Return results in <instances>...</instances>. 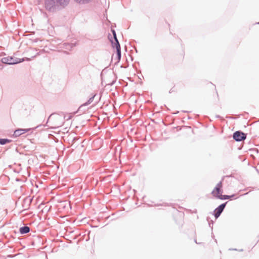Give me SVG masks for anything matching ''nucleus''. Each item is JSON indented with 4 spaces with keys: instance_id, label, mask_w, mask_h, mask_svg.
Instances as JSON below:
<instances>
[{
    "instance_id": "nucleus-11",
    "label": "nucleus",
    "mask_w": 259,
    "mask_h": 259,
    "mask_svg": "<svg viewBox=\"0 0 259 259\" xmlns=\"http://www.w3.org/2000/svg\"><path fill=\"white\" fill-rule=\"evenodd\" d=\"M113 33L114 37V38H115V39L116 40V43H117V42H118V41L117 40V37H116V34H115V32L114 30L113 31Z\"/></svg>"
},
{
    "instance_id": "nucleus-9",
    "label": "nucleus",
    "mask_w": 259,
    "mask_h": 259,
    "mask_svg": "<svg viewBox=\"0 0 259 259\" xmlns=\"http://www.w3.org/2000/svg\"><path fill=\"white\" fill-rule=\"evenodd\" d=\"M57 2H58L61 5H66L68 2L69 0H56Z\"/></svg>"
},
{
    "instance_id": "nucleus-10",
    "label": "nucleus",
    "mask_w": 259,
    "mask_h": 259,
    "mask_svg": "<svg viewBox=\"0 0 259 259\" xmlns=\"http://www.w3.org/2000/svg\"><path fill=\"white\" fill-rule=\"evenodd\" d=\"M11 142V140L6 139H0V144L4 145Z\"/></svg>"
},
{
    "instance_id": "nucleus-2",
    "label": "nucleus",
    "mask_w": 259,
    "mask_h": 259,
    "mask_svg": "<svg viewBox=\"0 0 259 259\" xmlns=\"http://www.w3.org/2000/svg\"><path fill=\"white\" fill-rule=\"evenodd\" d=\"M23 61V59H18L17 58L8 56L4 57L2 59V62L5 64H15L20 63Z\"/></svg>"
},
{
    "instance_id": "nucleus-7",
    "label": "nucleus",
    "mask_w": 259,
    "mask_h": 259,
    "mask_svg": "<svg viewBox=\"0 0 259 259\" xmlns=\"http://www.w3.org/2000/svg\"><path fill=\"white\" fill-rule=\"evenodd\" d=\"M227 202H226L225 203H223L221 205H220L218 207H217L214 211V216L215 218H218L223 211V209H224L226 204Z\"/></svg>"
},
{
    "instance_id": "nucleus-4",
    "label": "nucleus",
    "mask_w": 259,
    "mask_h": 259,
    "mask_svg": "<svg viewBox=\"0 0 259 259\" xmlns=\"http://www.w3.org/2000/svg\"><path fill=\"white\" fill-rule=\"evenodd\" d=\"M31 130V128H18L14 131L13 137L15 138L18 137Z\"/></svg>"
},
{
    "instance_id": "nucleus-3",
    "label": "nucleus",
    "mask_w": 259,
    "mask_h": 259,
    "mask_svg": "<svg viewBox=\"0 0 259 259\" xmlns=\"http://www.w3.org/2000/svg\"><path fill=\"white\" fill-rule=\"evenodd\" d=\"M56 0H46L45 7L48 11H54L55 8V4Z\"/></svg>"
},
{
    "instance_id": "nucleus-5",
    "label": "nucleus",
    "mask_w": 259,
    "mask_h": 259,
    "mask_svg": "<svg viewBox=\"0 0 259 259\" xmlns=\"http://www.w3.org/2000/svg\"><path fill=\"white\" fill-rule=\"evenodd\" d=\"M233 138L237 141H241L246 138V136L243 133L237 131L234 133Z\"/></svg>"
},
{
    "instance_id": "nucleus-1",
    "label": "nucleus",
    "mask_w": 259,
    "mask_h": 259,
    "mask_svg": "<svg viewBox=\"0 0 259 259\" xmlns=\"http://www.w3.org/2000/svg\"><path fill=\"white\" fill-rule=\"evenodd\" d=\"M222 182H220L219 183H218L215 187L214 188L213 191L211 192L212 195L213 197H215L216 198H218L220 199H229L230 198L233 196V195L232 196H229V195H223L222 194L223 190H222Z\"/></svg>"
},
{
    "instance_id": "nucleus-12",
    "label": "nucleus",
    "mask_w": 259,
    "mask_h": 259,
    "mask_svg": "<svg viewBox=\"0 0 259 259\" xmlns=\"http://www.w3.org/2000/svg\"><path fill=\"white\" fill-rule=\"evenodd\" d=\"M79 3H85L88 2V0H77Z\"/></svg>"
},
{
    "instance_id": "nucleus-8",
    "label": "nucleus",
    "mask_w": 259,
    "mask_h": 259,
    "mask_svg": "<svg viewBox=\"0 0 259 259\" xmlns=\"http://www.w3.org/2000/svg\"><path fill=\"white\" fill-rule=\"evenodd\" d=\"M30 229L27 226L23 227L20 228V232L21 234L27 233L29 232Z\"/></svg>"
},
{
    "instance_id": "nucleus-6",
    "label": "nucleus",
    "mask_w": 259,
    "mask_h": 259,
    "mask_svg": "<svg viewBox=\"0 0 259 259\" xmlns=\"http://www.w3.org/2000/svg\"><path fill=\"white\" fill-rule=\"evenodd\" d=\"M115 48L116 49V54L114 57V59L116 62H119L121 58L120 46L118 42L115 44Z\"/></svg>"
}]
</instances>
